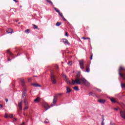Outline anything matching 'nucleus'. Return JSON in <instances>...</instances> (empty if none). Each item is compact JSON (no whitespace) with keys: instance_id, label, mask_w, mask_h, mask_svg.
<instances>
[{"instance_id":"f257e3e1","label":"nucleus","mask_w":125,"mask_h":125,"mask_svg":"<svg viewBox=\"0 0 125 125\" xmlns=\"http://www.w3.org/2000/svg\"><path fill=\"white\" fill-rule=\"evenodd\" d=\"M61 96L63 95V93H59L56 95V96H54V99L53 100V103L51 104V107H53L55 104H56V102H57V100H58V98H57V96Z\"/></svg>"},{"instance_id":"f03ea898","label":"nucleus","mask_w":125,"mask_h":125,"mask_svg":"<svg viewBox=\"0 0 125 125\" xmlns=\"http://www.w3.org/2000/svg\"><path fill=\"white\" fill-rule=\"evenodd\" d=\"M71 83L73 85H74L75 84H81V80L80 78H76L75 80H72Z\"/></svg>"},{"instance_id":"7ed1b4c3","label":"nucleus","mask_w":125,"mask_h":125,"mask_svg":"<svg viewBox=\"0 0 125 125\" xmlns=\"http://www.w3.org/2000/svg\"><path fill=\"white\" fill-rule=\"evenodd\" d=\"M79 62L81 69H82V70H83V69H84V62L83 60H81L79 61Z\"/></svg>"},{"instance_id":"20e7f679","label":"nucleus","mask_w":125,"mask_h":125,"mask_svg":"<svg viewBox=\"0 0 125 125\" xmlns=\"http://www.w3.org/2000/svg\"><path fill=\"white\" fill-rule=\"evenodd\" d=\"M51 80L52 83L55 84L56 83V79H55V76L53 73L51 74Z\"/></svg>"},{"instance_id":"39448f33","label":"nucleus","mask_w":125,"mask_h":125,"mask_svg":"<svg viewBox=\"0 0 125 125\" xmlns=\"http://www.w3.org/2000/svg\"><path fill=\"white\" fill-rule=\"evenodd\" d=\"M43 106L44 108H45L46 111H47V110H48V109H49L50 108V106H49L48 105V104H47V103H44L43 104Z\"/></svg>"},{"instance_id":"423d86ee","label":"nucleus","mask_w":125,"mask_h":125,"mask_svg":"<svg viewBox=\"0 0 125 125\" xmlns=\"http://www.w3.org/2000/svg\"><path fill=\"white\" fill-rule=\"evenodd\" d=\"M120 116L125 120V111H120Z\"/></svg>"},{"instance_id":"0eeeda50","label":"nucleus","mask_w":125,"mask_h":125,"mask_svg":"<svg viewBox=\"0 0 125 125\" xmlns=\"http://www.w3.org/2000/svg\"><path fill=\"white\" fill-rule=\"evenodd\" d=\"M63 42L64 44H67V45H70V43L69 42V41L66 39H63Z\"/></svg>"},{"instance_id":"6e6552de","label":"nucleus","mask_w":125,"mask_h":125,"mask_svg":"<svg viewBox=\"0 0 125 125\" xmlns=\"http://www.w3.org/2000/svg\"><path fill=\"white\" fill-rule=\"evenodd\" d=\"M20 80L22 86H25V81H24V79L21 78V79H20Z\"/></svg>"},{"instance_id":"1a4fd4ad","label":"nucleus","mask_w":125,"mask_h":125,"mask_svg":"<svg viewBox=\"0 0 125 125\" xmlns=\"http://www.w3.org/2000/svg\"><path fill=\"white\" fill-rule=\"evenodd\" d=\"M98 101L99 103H101V104H104V103H105V102H106V101L105 100H103V99L98 100Z\"/></svg>"},{"instance_id":"9d476101","label":"nucleus","mask_w":125,"mask_h":125,"mask_svg":"<svg viewBox=\"0 0 125 125\" xmlns=\"http://www.w3.org/2000/svg\"><path fill=\"white\" fill-rule=\"evenodd\" d=\"M80 82L82 83H83V84L85 83V81H86V80H85V79L84 78H81L80 79Z\"/></svg>"},{"instance_id":"9b49d317","label":"nucleus","mask_w":125,"mask_h":125,"mask_svg":"<svg viewBox=\"0 0 125 125\" xmlns=\"http://www.w3.org/2000/svg\"><path fill=\"white\" fill-rule=\"evenodd\" d=\"M6 33H7V34H12V33H13V30L9 28L8 29V30L6 31Z\"/></svg>"},{"instance_id":"f8f14e48","label":"nucleus","mask_w":125,"mask_h":125,"mask_svg":"<svg viewBox=\"0 0 125 125\" xmlns=\"http://www.w3.org/2000/svg\"><path fill=\"white\" fill-rule=\"evenodd\" d=\"M83 84L85 85V86H89V85H90V83H89V82L86 80L85 81Z\"/></svg>"},{"instance_id":"ddd939ff","label":"nucleus","mask_w":125,"mask_h":125,"mask_svg":"<svg viewBox=\"0 0 125 125\" xmlns=\"http://www.w3.org/2000/svg\"><path fill=\"white\" fill-rule=\"evenodd\" d=\"M18 106L20 108V110H22L23 108L22 107V102H21L18 103Z\"/></svg>"},{"instance_id":"4468645a","label":"nucleus","mask_w":125,"mask_h":125,"mask_svg":"<svg viewBox=\"0 0 125 125\" xmlns=\"http://www.w3.org/2000/svg\"><path fill=\"white\" fill-rule=\"evenodd\" d=\"M59 15L61 16L62 18L63 19V21H66V19H65V18H64V16H63V14H62V13H60H60H59Z\"/></svg>"},{"instance_id":"2eb2a0df","label":"nucleus","mask_w":125,"mask_h":125,"mask_svg":"<svg viewBox=\"0 0 125 125\" xmlns=\"http://www.w3.org/2000/svg\"><path fill=\"white\" fill-rule=\"evenodd\" d=\"M40 101H41V98L39 97L34 100V102H36L37 103H38Z\"/></svg>"},{"instance_id":"dca6fc26","label":"nucleus","mask_w":125,"mask_h":125,"mask_svg":"<svg viewBox=\"0 0 125 125\" xmlns=\"http://www.w3.org/2000/svg\"><path fill=\"white\" fill-rule=\"evenodd\" d=\"M72 91V89L69 88V87H66V93H70Z\"/></svg>"},{"instance_id":"f3484780","label":"nucleus","mask_w":125,"mask_h":125,"mask_svg":"<svg viewBox=\"0 0 125 125\" xmlns=\"http://www.w3.org/2000/svg\"><path fill=\"white\" fill-rule=\"evenodd\" d=\"M102 118L103 120H102L101 125H105V123H104V121H105V119H104V115H102Z\"/></svg>"},{"instance_id":"a211bd4d","label":"nucleus","mask_w":125,"mask_h":125,"mask_svg":"<svg viewBox=\"0 0 125 125\" xmlns=\"http://www.w3.org/2000/svg\"><path fill=\"white\" fill-rule=\"evenodd\" d=\"M32 85H33V86H35V87H41V85L36 83L32 84Z\"/></svg>"},{"instance_id":"6ab92c4d","label":"nucleus","mask_w":125,"mask_h":125,"mask_svg":"<svg viewBox=\"0 0 125 125\" xmlns=\"http://www.w3.org/2000/svg\"><path fill=\"white\" fill-rule=\"evenodd\" d=\"M65 82L66 83H67V84H72V83H71V82H70V81H69V79L67 78L66 79H65Z\"/></svg>"},{"instance_id":"aec40b11","label":"nucleus","mask_w":125,"mask_h":125,"mask_svg":"<svg viewBox=\"0 0 125 125\" xmlns=\"http://www.w3.org/2000/svg\"><path fill=\"white\" fill-rule=\"evenodd\" d=\"M89 65H87L86 67V72H87V73H89Z\"/></svg>"},{"instance_id":"412c9836","label":"nucleus","mask_w":125,"mask_h":125,"mask_svg":"<svg viewBox=\"0 0 125 125\" xmlns=\"http://www.w3.org/2000/svg\"><path fill=\"white\" fill-rule=\"evenodd\" d=\"M62 24V22H57L56 24V26H57V27H59V26H60V25Z\"/></svg>"},{"instance_id":"4be33fe9","label":"nucleus","mask_w":125,"mask_h":125,"mask_svg":"<svg viewBox=\"0 0 125 125\" xmlns=\"http://www.w3.org/2000/svg\"><path fill=\"white\" fill-rule=\"evenodd\" d=\"M46 1H47V2H48V3H50V4H51L52 5H53V3H52L51 0H46Z\"/></svg>"},{"instance_id":"5701e85b","label":"nucleus","mask_w":125,"mask_h":125,"mask_svg":"<svg viewBox=\"0 0 125 125\" xmlns=\"http://www.w3.org/2000/svg\"><path fill=\"white\" fill-rule=\"evenodd\" d=\"M73 89H74V90H76V91H79V87H78L77 86H76L73 87Z\"/></svg>"},{"instance_id":"b1692460","label":"nucleus","mask_w":125,"mask_h":125,"mask_svg":"<svg viewBox=\"0 0 125 125\" xmlns=\"http://www.w3.org/2000/svg\"><path fill=\"white\" fill-rule=\"evenodd\" d=\"M82 39L83 40H89V42H90V38H88V37H86V38H85V37H82Z\"/></svg>"},{"instance_id":"393cba45","label":"nucleus","mask_w":125,"mask_h":125,"mask_svg":"<svg viewBox=\"0 0 125 125\" xmlns=\"http://www.w3.org/2000/svg\"><path fill=\"white\" fill-rule=\"evenodd\" d=\"M110 101H111L112 103H115L116 102V100L115 98H111L110 99Z\"/></svg>"},{"instance_id":"a878e982","label":"nucleus","mask_w":125,"mask_h":125,"mask_svg":"<svg viewBox=\"0 0 125 125\" xmlns=\"http://www.w3.org/2000/svg\"><path fill=\"white\" fill-rule=\"evenodd\" d=\"M32 25L34 26V29H36L37 30H39V28L38 27V26H37L36 24H33Z\"/></svg>"},{"instance_id":"bb28decb","label":"nucleus","mask_w":125,"mask_h":125,"mask_svg":"<svg viewBox=\"0 0 125 125\" xmlns=\"http://www.w3.org/2000/svg\"><path fill=\"white\" fill-rule=\"evenodd\" d=\"M81 76V73L79 72L76 75V79H80V77Z\"/></svg>"},{"instance_id":"cd10ccee","label":"nucleus","mask_w":125,"mask_h":125,"mask_svg":"<svg viewBox=\"0 0 125 125\" xmlns=\"http://www.w3.org/2000/svg\"><path fill=\"white\" fill-rule=\"evenodd\" d=\"M119 75L120 76V77H121L122 78H125V74H123L121 73H119Z\"/></svg>"},{"instance_id":"c85d7f7f","label":"nucleus","mask_w":125,"mask_h":125,"mask_svg":"<svg viewBox=\"0 0 125 125\" xmlns=\"http://www.w3.org/2000/svg\"><path fill=\"white\" fill-rule=\"evenodd\" d=\"M26 95H27L26 92H23L22 96V98H24V97L26 96Z\"/></svg>"},{"instance_id":"c756f323","label":"nucleus","mask_w":125,"mask_h":125,"mask_svg":"<svg viewBox=\"0 0 125 125\" xmlns=\"http://www.w3.org/2000/svg\"><path fill=\"white\" fill-rule=\"evenodd\" d=\"M28 103V102H27V100H24V105L25 106H27Z\"/></svg>"},{"instance_id":"7c9ffc66","label":"nucleus","mask_w":125,"mask_h":125,"mask_svg":"<svg viewBox=\"0 0 125 125\" xmlns=\"http://www.w3.org/2000/svg\"><path fill=\"white\" fill-rule=\"evenodd\" d=\"M125 70V68H124V67H122V66H121V67L119 68V71H123V70Z\"/></svg>"},{"instance_id":"2f4dec72","label":"nucleus","mask_w":125,"mask_h":125,"mask_svg":"<svg viewBox=\"0 0 125 125\" xmlns=\"http://www.w3.org/2000/svg\"><path fill=\"white\" fill-rule=\"evenodd\" d=\"M62 76L64 78L65 80H66V79H68V78H67V76H66V75L63 73L62 74Z\"/></svg>"},{"instance_id":"473e14b6","label":"nucleus","mask_w":125,"mask_h":125,"mask_svg":"<svg viewBox=\"0 0 125 125\" xmlns=\"http://www.w3.org/2000/svg\"><path fill=\"white\" fill-rule=\"evenodd\" d=\"M55 10L56 11V12H58L59 13L60 12L59 11V10L57 9V8H54Z\"/></svg>"},{"instance_id":"72a5a7b5","label":"nucleus","mask_w":125,"mask_h":125,"mask_svg":"<svg viewBox=\"0 0 125 125\" xmlns=\"http://www.w3.org/2000/svg\"><path fill=\"white\" fill-rule=\"evenodd\" d=\"M25 32L27 33V34H29V33H30V29H27L25 31Z\"/></svg>"},{"instance_id":"f704fd0d","label":"nucleus","mask_w":125,"mask_h":125,"mask_svg":"<svg viewBox=\"0 0 125 125\" xmlns=\"http://www.w3.org/2000/svg\"><path fill=\"white\" fill-rule=\"evenodd\" d=\"M72 64H73L72 62H68V65H69L70 66H72Z\"/></svg>"},{"instance_id":"c9c22d12","label":"nucleus","mask_w":125,"mask_h":125,"mask_svg":"<svg viewBox=\"0 0 125 125\" xmlns=\"http://www.w3.org/2000/svg\"><path fill=\"white\" fill-rule=\"evenodd\" d=\"M28 108H29L28 106H26L24 107V110H27L28 109Z\"/></svg>"},{"instance_id":"e433bc0d","label":"nucleus","mask_w":125,"mask_h":125,"mask_svg":"<svg viewBox=\"0 0 125 125\" xmlns=\"http://www.w3.org/2000/svg\"><path fill=\"white\" fill-rule=\"evenodd\" d=\"M4 118H5V119H7V118H8V116H7V114H5Z\"/></svg>"},{"instance_id":"4c0bfd02","label":"nucleus","mask_w":125,"mask_h":125,"mask_svg":"<svg viewBox=\"0 0 125 125\" xmlns=\"http://www.w3.org/2000/svg\"><path fill=\"white\" fill-rule=\"evenodd\" d=\"M7 53H8L9 54V53H10V50H7Z\"/></svg>"},{"instance_id":"58836bf2","label":"nucleus","mask_w":125,"mask_h":125,"mask_svg":"<svg viewBox=\"0 0 125 125\" xmlns=\"http://www.w3.org/2000/svg\"><path fill=\"white\" fill-rule=\"evenodd\" d=\"M9 55H10V56H12V55H13V54H12V53H11V52H10V53H9Z\"/></svg>"},{"instance_id":"ea45409f","label":"nucleus","mask_w":125,"mask_h":125,"mask_svg":"<svg viewBox=\"0 0 125 125\" xmlns=\"http://www.w3.org/2000/svg\"><path fill=\"white\" fill-rule=\"evenodd\" d=\"M59 68V67L58 66V65H56V70H58V68Z\"/></svg>"},{"instance_id":"a19ab883","label":"nucleus","mask_w":125,"mask_h":125,"mask_svg":"<svg viewBox=\"0 0 125 125\" xmlns=\"http://www.w3.org/2000/svg\"><path fill=\"white\" fill-rule=\"evenodd\" d=\"M9 118H12V117H13V115L11 114L9 116Z\"/></svg>"},{"instance_id":"79ce46f5","label":"nucleus","mask_w":125,"mask_h":125,"mask_svg":"<svg viewBox=\"0 0 125 125\" xmlns=\"http://www.w3.org/2000/svg\"><path fill=\"white\" fill-rule=\"evenodd\" d=\"M97 91H99V92H101V90L99 89H97Z\"/></svg>"},{"instance_id":"37998d69","label":"nucleus","mask_w":125,"mask_h":125,"mask_svg":"<svg viewBox=\"0 0 125 125\" xmlns=\"http://www.w3.org/2000/svg\"><path fill=\"white\" fill-rule=\"evenodd\" d=\"M92 94H93V93L92 92H90L89 94V95H92Z\"/></svg>"},{"instance_id":"c03bdc74","label":"nucleus","mask_w":125,"mask_h":125,"mask_svg":"<svg viewBox=\"0 0 125 125\" xmlns=\"http://www.w3.org/2000/svg\"><path fill=\"white\" fill-rule=\"evenodd\" d=\"M31 81H32V78H29L28 79V82H31Z\"/></svg>"},{"instance_id":"a18cd8bd","label":"nucleus","mask_w":125,"mask_h":125,"mask_svg":"<svg viewBox=\"0 0 125 125\" xmlns=\"http://www.w3.org/2000/svg\"><path fill=\"white\" fill-rule=\"evenodd\" d=\"M2 104H0V109H2Z\"/></svg>"},{"instance_id":"49530a36","label":"nucleus","mask_w":125,"mask_h":125,"mask_svg":"<svg viewBox=\"0 0 125 125\" xmlns=\"http://www.w3.org/2000/svg\"><path fill=\"white\" fill-rule=\"evenodd\" d=\"M16 121H17V120L16 119V118H14V119H13V122H16Z\"/></svg>"},{"instance_id":"de8ad7c7","label":"nucleus","mask_w":125,"mask_h":125,"mask_svg":"<svg viewBox=\"0 0 125 125\" xmlns=\"http://www.w3.org/2000/svg\"><path fill=\"white\" fill-rule=\"evenodd\" d=\"M65 36H66V37L69 36V35H68V33H67V32L65 33Z\"/></svg>"},{"instance_id":"09e8293b","label":"nucleus","mask_w":125,"mask_h":125,"mask_svg":"<svg viewBox=\"0 0 125 125\" xmlns=\"http://www.w3.org/2000/svg\"><path fill=\"white\" fill-rule=\"evenodd\" d=\"M92 56H93V55H91V57H90V60H92Z\"/></svg>"},{"instance_id":"8fccbe9b","label":"nucleus","mask_w":125,"mask_h":125,"mask_svg":"<svg viewBox=\"0 0 125 125\" xmlns=\"http://www.w3.org/2000/svg\"><path fill=\"white\" fill-rule=\"evenodd\" d=\"M6 102H8V99H5Z\"/></svg>"},{"instance_id":"3c124183","label":"nucleus","mask_w":125,"mask_h":125,"mask_svg":"<svg viewBox=\"0 0 125 125\" xmlns=\"http://www.w3.org/2000/svg\"><path fill=\"white\" fill-rule=\"evenodd\" d=\"M114 110H115V111H118V108H114Z\"/></svg>"},{"instance_id":"603ef678","label":"nucleus","mask_w":125,"mask_h":125,"mask_svg":"<svg viewBox=\"0 0 125 125\" xmlns=\"http://www.w3.org/2000/svg\"><path fill=\"white\" fill-rule=\"evenodd\" d=\"M110 125H116L114 123H110Z\"/></svg>"},{"instance_id":"864d4df0","label":"nucleus","mask_w":125,"mask_h":125,"mask_svg":"<svg viewBox=\"0 0 125 125\" xmlns=\"http://www.w3.org/2000/svg\"><path fill=\"white\" fill-rule=\"evenodd\" d=\"M15 2H18V1L17 0H13Z\"/></svg>"},{"instance_id":"5fc2aeb1","label":"nucleus","mask_w":125,"mask_h":125,"mask_svg":"<svg viewBox=\"0 0 125 125\" xmlns=\"http://www.w3.org/2000/svg\"><path fill=\"white\" fill-rule=\"evenodd\" d=\"M44 123H45V124H48V121H45V122H44Z\"/></svg>"},{"instance_id":"6e6d98bb","label":"nucleus","mask_w":125,"mask_h":125,"mask_svg":"<svg viewBox=\"0 0 125 125\" xmlns=\"http://www.w3.org/2000/svg\"><path fill=\"white\" fill-rule=\"evenodd\" d=\"M21 125H25V122H22Z\"/></svg>"},{"instance_id":"4d7b16f0","label":"nucleus","mask_w":125,"mask_h":125,"mask_svg":"<svg viewBox=\"0 0 125 125\" xmlns=\"http://www.w3.org/2000/svg\"><path fill=\"white\" fill-rule=\"evenodd\" d=\"M19 55H20V54L19 53H18L17 56H19Z\"/></svg>"},{"instance_id":"13d9d810","label":"nucleus","mask_w":125,"mask_h":125,"mask_svg":"<svg viewBox=\"0 0 125 125\" xmlns=\"http://www.w3.org/2000/svg\"><path fill=\"white\" fill-rule=\"evenodd\" d=\"M10 60H10L9 58H8V61H10Z\"/></svg>"},{"instance_id":"bf43d9fd","label":"nucleus","mask_w":125,"mask_h":125,"mask_svg":"<svg viewBox=\"0 0 125 125\" xmlns=\"http://www.w3.org/2000/svg\"><path fill=\"white\" fill-rule=\"evenodd\" d=\"M24 90L25 91H26V89L24 88Z\"/></svg>"},{"instance_id":"052dcab7","label":"nucleus","mask_w":125,"mask_h":125,"mask_svg":"<svg viewBox=\"0 0 125 125\" xmlns=\"http://www.w3.org/2000/svg\"><path fill=\"white\" fill-rule=\"evenodd\" d=\"M23 115H24V116H25L26 115L25 114V113H23Z\"/></svg>"},{"instance_id":"680f3d73","label":"nucleus","mask_w":125,"mask_h":125,"mask_svg":"<svg viewBox=\"0 0 125 125\" xmlns=\"http://www.w3.org/2000/svg\"><path fill=\"white\" fill-rule=\"evenodd\" d=\"M19 24H20V22H19Z\"/></svg>"}]
</instances>
